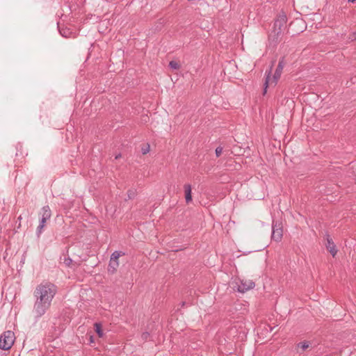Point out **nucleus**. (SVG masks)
Here are the masks:
<instances>
[{
	"label": "nucleus",
	"instance_id": "obj_1",
	"mask_svg": "<svg viewBox=\"0 0 356 356\" xmlns=\"http://www.w3.org/2000/svg\"><path fill=\"white\" fill-rule=\"evenodd\" d=\"M56 293L57 286L51 282L42 283L36 286L33 292L35 300L33 309L35 321L44 316L50 308Z\"/></svg>",
	"mask_w": 356,
	"mask_h": 356
},
{
	"label": "nucleus",
	"instance_id": "obj_2",
	"mask_svg": "<svg viewBox=\"0 0 356 356\" xmlns=\"http://www.w3.org/2000/svg\"><path fill=\"white\" fill-rule=\"evenodd\" d=\"M287 17L284 13L280 14L275 20L273 27L268 34V46L270 48H275L280 42L283 31L286 27Z\"/></svg>",
	"mask_w": 356,
	"mask_h": 356
},
{
	"label": "nucleus",
	"instance_id": "obj_3",
	"mask_svg": "<svg viewBox=\"0 0 356 356\" xmlns=\"http://www.w3.org/2000/svg\"><path fill=\"white\" fill-rule=\"evenodd\" d=\"M15 339V334L13 331L8 330L3 332L0 336V349L8 350L11 348Z\"/></svg>",
	"mask_w": 356,
	"mask_h": 356
},
{
	"label": "nucleus",
	"instance_id": "obj_4",
	"mask_svg": "<svg viewBox=\"0 0 356 356\" xmlns=\"http://www.w3.org/2000/svg\"><path fill=\"white\" fill-rule=\"evenodd\" d=\"M283 236L282 225L278 221H273L271 238L275 241H280Z\"/></svg>",
	"mask_w": 356,
	"mask_h": 356
},
{
	"label": "nucleus",
	"instance_id": "obj_5",
	"mask_svg": "<svg viewBox=\"0 0 356 356\" xmlns=\"http://www.w3.org/2000/svg\"><path fill=\"white\" fill-rule=\"evenodd\" d=\"M237 284V291L240 293H245L255 286L254 282L251 280H240Z\"/></svg>",
	"mask_w": 356,
	"mask_h": 356
},
{
	"label": "nucleus",
	"instance_id": "obj_6",
	"mask_svg": "<svg viewBox=\"0 0 356 356\" xmlns=\"http://www.w3.org/2000/svg\"><path fill=\"white\" fill-rule=\"evenodd\" d=\"M284 65H285L284 57H282L280 58V60H279L278 65H277L275 72L273 74V79L271 80V83H274V85L277 84V81L279 80V79L281 76Z\"/></svg>",
	"mask_w": 356,
	"mask_h": 356
},
{
	"label": "nucleus",
	"instance_id": "obj_7",
	"mask_svg": "<svg viewBox=\"0 0 356 356\" xmlns=\"http://www.w3.org/2000/svg\"><path fill=\"white\" fill-rule=\"evenodd\" d=\"M326 241L325 247L327 250L330 252L332 257H334L337 253V249L332 239L328 234L326 235Z\"/></svg>",
	"mask_w": 356,
	"mask_h": 356
},
{
	"label": "nucleus",
	"instance_id": "obj_8",
	"mask_svg": "<svg viewBox=\"0 0 356 356\" xmlns=\"http://www.w3.org/2000/svg\"><path fill=\"white\" fill-rule=\"evenodd\" d=\"M275 60L272 61V63H271V65L270 66L269 70H266L265 72V82L264 83V92H263L264 95H265L266 93L267 88H268L269 82L270 81L272 69L275 64Z\"/></svg>",
	"mask_w": 356,
	"mask_h": 356
},
{
	"label": "nucleus",
	"instance_id": "obj_9",
	"mask_svg": "<svg viewBox=\"0 0 356 356\" xmlns=\"http://www.w3.org/2000/svg\"><path fill=\"white\" fill-rule=\"evenodd\" d=\"M184 193H185V200L186 202L188 204L192 202V188L191 184H185L184 186Z\"/></svg>",
	"mask_w": 356,
	"mask_h": 356
},
{
	"label": "nucleus",
	"instance_id": "obj_10",
	"mask_svg": "<svg viewBox=\"0 0 356 356\" xmlns=\"http://www.w3.org/2000/svg\"><path fill=\"white\" fill-rule=\"evenodd\" d=\"M42 219L47 220L51 218V211L48 205L44 206L41 209Z\"/></svg>",
	"mask_w": 356,
	"mask_h": 356
},
{
	"label": "nucleus",
	"instance_id": "obj_11",
	"mask_svg": "<svg viewBox=\"0 0 356 356\" xmlns=\"http://www.w3.org/2000/svg\"><path fill=\"white\" fill-rule=\"evenodd\" d=\"M119 266L118 261L111 260L110 259L109 264L108 266V273L113 274L116 272L117 268Z\"/></svg>",
	"mask_w": 356,
	"mask_h": 356
},
{
	"label": "nucleus",
	"instance_id": "obj_12",
	"mask_svg": "<svg viewBox=\"0 0 356 356\" xmlns=\"http://www.w3.org/2000/svg\"><path fill=\"white\" fill-rule=\"evenodd\" d=\"M95 330L99 337H102L104 335L102 325L99 323H95Z\"/></svg>",
	"mask_w": 356,
	"mask_h": 356
},
{
	"label": "nucleus",
	"instance_id": "obj_13",
	"mask_svg": "<svg viewBox=\"0 0 356 356\" xmlns=\"http://www.w3.org/2000/svg\"><path fill=\"white\" fill-rule=\"evenodd\" d=\"M58 28L59 29V32H60V35L63 37L67 38L68 35L71 33L70 31V29H67V28H62V29H60V26H59V24L58 23Z\"/></svg>",
	"mask_w": 356,
	"mask_h": 356
},
{
	"label": "nucleus",
	"instance_id": "obj_14",
	"mask_svg": "<svg viewBox=\"0 0 356 356\" xmlns=\"http://www.w3.org/2000/svg\"><path fill=\"white\" fill-rule=\"evenodd\" d=\"M46 222L47 220H43L42 218L40 219V224L37 227V234L38 236L42 233V229L45 227Z\"/></svg>",
	"mask_w": 356,
	"mask_h": 356
},
{
	"label": "nucleus",
	"instance_id": "obj_15",
	"mask_svg": "<svg viewBox=\"0 0 356 356\" xmlns=\"http://www.w3.org/2000/svg\"><path fill=\"white\" fill-rule=\"evenodd\" d=\"M124 254V253H123L121 251H115L112 253L110 259L118 261L119 257Z\"/></svg>",
	"mask_w": 356,
	"mask_h": 356
},
{
	"label": "nucleus",
	"instance_id": "obj_16",
	"mask_svg": "<svg viewBox=\"0 0 356 356\" xmlns=\"http://www.w3.org/2000/svg\"><path fill=\"white\" fill-rule=\"evenodd\" d=\"M169 67L172 68V70H178L180 68V65L179 63H177L175 60H171L169 63Z\"/></svg>",
	"mask_w": 356,
	"mask_h": 356
},
{
	"label": "nucleus",
	"instance_id": "obj_17",
	"mask_svg": "<svg viewBox=\"0 0 356 356\" xmlns=\"http://www.w3.org/2000/svg\"><path fill=\"white\" fill-rule=\"evenodd\" d=\"M309 343L308 341H302L300 342L298 344V346L302 349V351H305L307 348H309Z\"/></svg>",
	"mask_w": 356,
	"mask_h": 356
},
{
	"label": "nucleus",
	"instance_id": "obj_18",
	"mask_svg": "<svg viewBox=\"0 0 356 356\" xmlns=\"http://www.w3.org/2000/svg\"><path fill=\"white\" fill-rule=\"evenodd\" d=\"M150 150V145L147 143L145 145H144L142 147H141V152L143 154H146L147 153H148Z\"/></svg>",
	"mask_w": 356,
	"mask_h": 356
},
{
	"label": "nucleus",
	"instance_id": "obj_19",
	"mask_svg": "<svg viewBox=\"0 0 356 356\" xmlns=\"http://www.w3.org/2000/svg\"><path fill=\"white\" fill-rule=\"evenodd\" d=\"M136 196V191L130 189L127 191V197L129 200L134 199Z\"/></svg>",
	"mask_w": 356,
	"mask_h": 356
},
{
	"label": "nucleus",
	"instance_id": "obj_20",
	"mask_svg": "<svg viewBox=\"0 0 356 356\" xmlns=\"http://www.w3.org/2000/svg\"><path fill=\"white\" fill-rule=\"evenodd\" d=\"M222 152V147H218L216 149V151H215V153H216V157H219V156L221 155Z\"/></svg>",
	"mask_w": 356,
	"mask_h": 356
},
{
	"label": "nucleus",
	"instance_id": "obj_21",
	"mask_svg": "<svg viewBox=\"0 0 356 356\" xmlns=\"http://www.w3.org/2000/svg\"><path fill=\"white\" fill-rule=\"evenodd\" d=\"M356 40V32H353L348 36V40L353 42Z\"/></svg>",
	"mask_w": 356,
	"mask_h": 356
},
{
	"label": "nucleus",
	"instance_id": "obj_22",
	"mask_svg": "<svg viewBox=\"0 0 356 356\" xmlns=\"http://www.w3.org/2000/svg\"><path fill=\"white\" fill-rule=\"evenodd\" d=\"M149 336V333L147 332H143V334H142V338L143 339H147L148 337Z\"/></svg>",
	"mask_w": 356,
	"mask_h": 356
},
{
	"label": "nucleus",
	"instance_id": "obj_23",
	"mask_svg": "<svg viewBox=\"0 0 356 356\" xmlns=\"http://www.w3.org/2000/svg\"><path fill=\"white\" fill-rule=\"evenodd\" d=\"M72 260L71 259H70V258H68V259H65V264H66L67 266H68L70 265V264L72 263Z\"/></svg>",
	"mask_w": 356,
	"mask_h": 356
},
{
	"label": "nucleus",
	"instance_id": "obj_24",
	"mask_svg": "<svg viewBox=\"0 0 356 356\" xmlns=\"http://www.w3.org/2000/svg\"><path fill=\"white\" fill-rule=\"evenodd\" d=\"M89 341H90V343H94V337L92 335H90L89 337Z\"/></svg>",
	"mask_w": 356,
	"mask_h": 356
},
{
	"label": "nucleus",
	"instance_id": "obj_25",
	"mask_svg": "<svg viewBox=\"0 0 356 356\" xmlns=\"http://www.w3.org/2000/svg\"><path fill=\"white\" fill-rule=\"evenodd\" d=\"M121 157H122V154H121V153H119V154L115 155V160H118V159H119Z\"/></svg>",
	"mask_w": 356,
	"mask_h": 356
},
{
	"label": "nucleus",
	"instance_id": "obj_26",
	"mask_svg": "<svg viewBox=\"0 0 356 356\" xmlns=\"http://www.w3.org/2000/svg\"><path fill=\"white\" fill-rule=\"evenodd\" d=\"M186 305V302H184V301L181 302V307H184Z\"/></svg>",
	"mask_w": 356,
	"mask_h": 356
},
{
	"label": "nucleus",
	"instance_id": "obj_27",
	"mask_svg": "<svg viewBox=\"0 0 356 356\" xmlns=\"http://www.w3.org/2000/svg\"><path fill=\"white\" fill-rule=\"evenodd\" d=\"M356 0H348L349 3H354Z\"/></svg>",
	"mask_w": 356,
	"mask_h": 356
},
{
	"label": "nucleus",
	"instance_id": "obj_28",
	"mask_svg": "<svg viewBox=\"0 0 356 356\" xmlns=\"http://www.w3.org/2000/svg\"><path fill=\"white\" fill-rule=\"evenodd\" d=\"M18 219H19V220H21V219H22V216H19Z\"/></svg>",
	"mask_w": 356,
	"mask_h": 356
}]
</instances>
